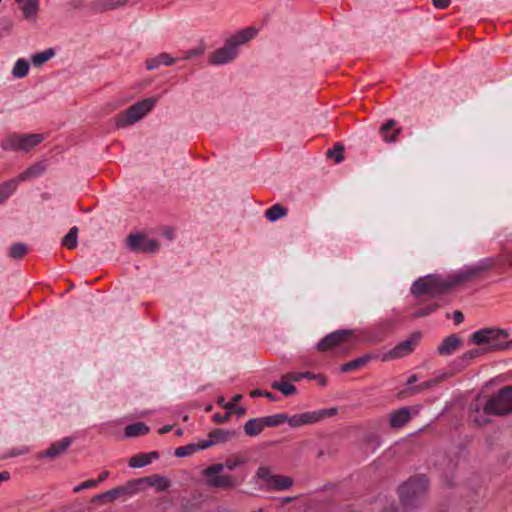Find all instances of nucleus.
Here are the masks:
<instances>
[{
    "label": "nucleus",
    "instance_id": "nucleus-1",
    "mask_svg": "<svg viewBox=\"0 0 512 512\" xmlns=\"http://www.w3.org/2000/svg\"><path fill=\"white\" fill-rule=\"evenodd\" d=\"M337 413V408L321 409L318 411H308L301 414H296L289 417L286 414H275L270 416L261 417L265 427H276L287 422L291 427H300L317 423L327 417L334 416Z\"/></svg>",
    "mask_w": 512,
    "mask_h": 512
},
{
    "label": "nucleus",
    "instance_id": "nucleus-2",
    "mask_svg": "<svg viewBox=\"0 0 512 512\" xmlns=\"http://www.w3.org/2000/svg\"><path fill=\"white\" fill-rule=\"evenodd\" d=\"M428 490V480L420 475L410 478L399 488L401 504L408 510L417 508Z\"/></svg>",
    "mask_w": 512,
    "mask_h": 512
},
{
    "label": "nucleus",
    "instance_id": "nucleus-3",
    "mask_svg": "<svg viewBox=\"0 0 512 512\" xmlns=\"http://www.w3.org/2000/svg\"><path fill=\"white\" fill-rule=\"evenodd\" d=\"M510 333L498 327H486L475 331L470 336V342L474 345H487L485 352L503 351L502 346Z\"/></svg>",
    "mask_w": 512,
    "mask_h": 512
},
{
    "label": "nucleus",
    "instance_id": "nucleus-4",
    "mask_svg": "<svg viewBox=\"0 0 512 512\" xmlns=\"http://www.w3.org/2000/svg\"><path fill=\"white\" fill-rule=\"evenodd\" d=\"M450 291L448 280L440 275H427L417 279L411 287V293L415 297L428 294L431 297H437Z\"/></svg>",
    "mask_w": 512,
    "mask_h": 512
},
{
    "label": "nucleus",
    "instance_id": "nucleus-5",
    "mask_svg": "<svg viewBox=\"0 0 512 512\" xmlns=\"http://www.w3.org/2000/svg\"><path fill=\"white\" fill-rule=\"evenodd\" d=\"M485 415L505 416L512 413V386H504L489 397L483 406Z\"/></svg>",
    "mask_w": 512,
    "mask_h": 512
},
{
    "label": "nucleus",
    "instance_id": "nucleus-6",
    "mask_svg": "<svg viewBox=\"0 0 512 512\" xmlns=\"http://www.w3.org/2000/svg\"><path fill=\"white\" fill-rule=\"evenodd\" d=\"M155 105L154 98H146L130 106L124 112L114 118V124L117 128H124L132 125L142 119Z\"/></svg>",
    "mask_w": 512,
    "mask_h": 512
},
{
    "label": "nucleus",
    "instance_id": "nucleus-7",
    "mask_svg": "<svg viewBox=\"0 0 512 512\" xmlns=\"http://www.w3.org/2000/svg\"><path fill=\"white\" fill-rule=\"evenodd\" d=\"M45 139L42 133L35 134H9L1 141V148L9 151L28 152Z\"/></svg>",
    "mask_w": 512,
    "mask_h": 512
},
{
    "label": "nucleus",
    "instance_id": "nucleus-8",
    "mask_svg": "<svg viewBox=\"0 0 512 512\" xmlns=\"http://www.w3.org/2000/svg\"><path fill=\"white\" fill-rule=\"evenodd\" d=\"M224 465L220 463L208 466L203 475L207 477L206 485L211 488L231 489L236 487L239 482L236 476L230 474H221Z\"/></svg>",
    "mask_w": 512,
    "mask_h": 512
},
{
    "label": "nucleus",
    "instance_id": "nucleus-9",
    "mask_svg": "<svg viewBox=\"0 0 512 512\" xmlns=\"http://www.w3.org/2000/svg\"><path fill=\"white\" fill-rule=\"evenodd\" d=\"M493 262L490 259L481 261L478 265L465 267L463 270L449 275L447 280L450 289L462 283L471 281L481 272L491 269Z\"/></svg>",
    "mask_w": 512,
    "mask_h": 512
},
{
    "label": "nucleus",
    "instance_id": "nucleus-10",
    "mask_svg": "<svg viewBox=\"0 0 512 512\" xmlns=\"http://www.w3.org/2000/svg\"><path fill=\"white\" fill-rule=\"evenodd\" d=\"M422 337L421 332H413L408 339L398 343L394 348L383 355L382 361L398 359L411 354Z\"/></svg>",
    "mask_w": 512,
    "mask_h": 512
},
{
    "label": "nucleus",
    "instance_id": "nucleus-11",
    "mask_svg": "<svg viewBox=\"0 0 512 512\" xmlns=\"http://www.w3.org/2000/svg\"><path fill=\"white\" fill-rule=\"evenodd\" d=\"M353 339L352 330H338L326 335L317 344V350L324 352L349 344Z\"/></svg>",
    "mask_w": 512,
    "mask_h": 512
},
{
    "label": "nucleus",
    "instance_id": "nucleus-12",
    "mask_svg": "<svg viewBox=\"0 0 512 512\" xmlns=\"http://www.w3.org/2000/svg\"><path fill=\"white\" fill-rule=\"evenodd\" d=\"M136 494V483L128 481L122 486L115 487L109 491L93 496V502L109 503L121 497H131Z\"/></svg>",
    "mask_w": 512,
    "mask_h": 512
},
{
    "label": "nucleus",
    "instance_id": "nucleus-13",
    "mask_svg": "<svg viewBox=\"0 0 512 512\" xmlns=\"http://www.w3.org/2000/svg\"><path fill=\"white\" fill-rule=\"evenodd\" d=\"M126 243L131 251L138 253H154L160 247L157 240L150 239L142 234H130Z\"/></svg>",
    "mask_w": 512,
    "mask_h": 512
},
{
    "label": "nucleus",
    "instance_id": "nucleus-14",
    "mask_svg": "<svg viewBox=\"0 0 512 512\" xmlns=\"http://www.w3.org/2000/svg\"><path fill=\"white\" fill-rule=\"evenodd\" d=\"M133 482L136 483V493L143 489L144 484L155 487L159 492L166 491L171 485V482L167 477L159 474H153L148 477L134 479Z\"/></svg>",
    "mask_w": 512,
    "mask_h": 512
},
{
    "label": "nucleus",
    "instance_id": "nucleus-15",
    "mask_svg": "<svg viewBox=\"0 0 512 512\" xmlns=\"http://www.w3.org/2000/svg\"><path fill=\"white\" fill-rule=\"evenodd\" d=\"M237 56V50H235L227 41L223 47L216 49L209 58L211 65H223L231 62Z\"/></svg>",
    "mask_w": 512,
    "mask_h": 512
},
{
    "label": "nucleus",
    "instance_id": "nucleus-16",
    "mask_svg": "<svg viewBox=\"0 0 512 512\" xmlns=\"http://www.w3.org/2000/svg\"><path fill=\"white\" fill-rule=\"evenodd\" d=\"M462 346L463 339L458 334H450L437 347V352L439 355L448 356L455 353Z\"/></svg>",
    "mask_w": 512,
    "mask_h": 512
},
{
    "label": "nucleus",
    "instance_id": "nucleus-17",
    "mask_svg": "<svg viewBox=\"0 0 512 512\" xmlns=\"http://www.w3.org/2000/svg\"><path fill=\"white\" fill-rule=\"evenodd\" d=\"M257 29L255 27H247L235 33L233 36L228 38L226 41L231 45L235 50L237 48L251 39H253L257 34Z\"/></svg>",
    "mask_w": 512,
    "mask_h": 512
},
{
    "label": "nucleus",
    "instance_id": "nucleus-18",
    "mask_svg": "<svg viewBox=\"0 0 512 512\" xmlns=\"http://www.w3.org/2000/svg\"><path fill=\"white\" fill-rule=\"evenodd\" d=\"M484 353H486L484 348H474L466 351L458 359L453 361L452 366L456 371H462L471 363L472 360Z\"/></svg>",
    "mask_w": 512,
    "mask_h": 512
},
{
    "label": "nucleus",
    "instance_id": "nucleus-19",
    "mask_svg": "<svg viewBox=\"0 0 512 512\" xmlns=\"http://www.w3.org/2000/svg\"><path fill=\"white\" fill-rule=\"evenodd\" d=\"M71 443L72 439L70 437H64L60 441L52 443L45 452L38 456V458H57L68 449Z\"/></svg>",
    "mask_w": 512,
    "mask_h": 512
},
{
    "label": "nucleus",
    "instance_id": "nucleus-20",
    "mask_svg": "<svg viewBox=\"0 0 512 512\" xmlns=\"http://www.w3.org/2000/svg\"><path fill=\"white\" fill-rule=\"evenodd\" d=\"M396 121L394 119L387 120L379 129V133L383 140L387 143H394L401 133V128H395Z\"/></svg>",
    "mask_w": 512,
    "mask_h": 512
},
{
    "label": "nucleus",
    "instance_id": "nucleus-21",
    "mask_svg": "<svg viewBox=\"0 0 512 512\" xmlns=\"http://www.w3.org/2000/svg\"><path fill=\"white\" fill-rule=\"evenodd\" d=\"M46 168L47 164L45 161H38L33 165L29 166L25 171L19 174L17 178L13 179L12 181H16L17 185L19 182L38 177L45 172Z\"/></svg>",
    "mask_w": 512,
    "mask_h": 512
},
{
    "label": "nucleus",
    "instance_id": "nucleus-22",
    "mask_svg": "<svg viewBox=\"0 0 512 512\" xmlns=\"http://www.w3.org/2000/svg\"><path fill=\"white\" fill-rule=\"evenodd\" d=\"M129 0H97L90 5L93 13H104L124 6Z\"/></svg>",
    "mask_w": 512,
    "mask_h": 512
},
{
    "label": "nucleus",
    "instance_id": "nucleus-23",
    "mask_svg": "<svg viewBox=\"0 0 512 512\" xmlns=\"http://www.w3.org/2000/svg\"><path fill=\"white\" fill-rule=\"evenodd\" d=\"M469 416L477 426H484L490 422L489 418H487L488 415L484 414L483 407H481L478 400L471 402Z\"/></svg>",
    "mask_w": 512,
    "mask_h": 512
},
{
    "label": "nucleus",
    "instance_id": "nucleus-24",
    "mask_svg": "<svg viewBox=\"0 0 512 512\" xmlns=\"http://www.w3.org/2000/svg\"><path fill=\"white\" fill-rule=\"evenodd\" d=\"M159 458V453L156 451H152L149 453H140L136 454L129 460V466L132 468H141L146 465H149L153 460Z\"/></svg>",
    "mask_w": 512,
    "mask_h": 512
},
{
    "label": "nucleus",
    "instance_id": "nucleus-25",
    "mask_svg": "<svg viewBox=\"0 0 512 512\" xmlns=\"http://www.w3.org/2000/svg\"><path fill=\"white\" fill-rule=\"evenodd\" d=\"M411 418L410 411L407 407H403L391 414L390 426L400 428L407 424Z\"/></svg>",
    "mask_w": 512,
    "mask_h": 512
},
{
    "label": "nucleus",
    "instance_id": "nucleus-26",
    "mask_svg": "<svg viewBox=\"0 0 512 512\" xmlns=\"http://www.w3.org/2000/svg\"><path fill=\"white\" fill-rule=\"evenodd\" d=\"M293 486V479L289 476L274 474L267 490L283 491Z\"/></svg>",
    "mask_w": 512,
    "mask_h": 512
},
{
    "label": "nucleus",
    "instance_id": "nucleus-27",
    "mask_svg": "<svg viewBox=\"0 0 512 512\" xmlns=\"http://www.w3.org/2000/svg\"><path fill=\"white\" fill-rule=\"evenodd\" d=\"M235 430H224L220 428L213 429L209 432L208 437L212 438L214 444L225 443L236 437Z\"/></svg>",
    "mask_w": 512,
    "mask_h": 512
},
{
    "label": "nucleus",
    "instance_id": "nucleus-28",
    "mask_svg": "<svg viewBox=\"0 0 512 512\" xmlns=\"http://www.w3.org/2000/svg\"><path fill=\"white\" fill-rule=\"evenodd\" d=\"M244 432L249 437L259 435L265 428L262 418L249 419L244 425Z\"/></svg>",
    "mask_w": 512,
    "mask_h": 512
},
{
    "label": "nucleus",
    "instance_id": "nucleus-29",
    "mask_svg": "<svg viewBox=\"0 0 512 512\" xmlns=\"http://www.w3.org/2000/svg\"><path fill=\"white\" fill-rule=\"evenodd\" d=\"M21 10L25 19L35 20L39 10V0H24L21 3Z\"/></svg>",
    "mask_w": 512,
    "mask_h": 512
},
{
    "label": "nucleus",
    "instance_id": "nucleus-30",
    "mask_svg": "<svg viewBox=\"0 0 512 512\" xmlns=\"http://www.w3.org/2000/svg\"><path fill=\"white\" fill-rule=\"evenodd\" d=\"M373 358H374L373 355L366 354V355H363L361 357H358L354 360H351V361L343 364L340 369L342 372H350L353 370H357V369L365 366Z\"/></svg>",
    "mask_w": 512,
    "mask_h": 512
},
{
    "label": "nucleus",
    "instance_id": "nucleus-31",
    "mask_svg": "<svg viewBox=\"0 0 512 512\" xmlns=\"http://www.w3.org/2000/svg\"><path fill=\"white\" fill-rule=\"evenodd\" d=\"M149 427L143 422H137L127 425L124 429V434L128 438L145 435L149 432Z\"/></svg>",
    "mask_w": 512,
    "mask_h": 512
},
{
    "label": "nucleus",
    "instance_id": "nucleus-32",
    "mask_svg": "<svg viewBox=\"0 0 512 512\" xmlns=\"http://www.w3.org/2000/svg\"><path fill=\"white\" fill-rule=\"evenodd\" d=\"M288 210L281 204H274L269 209L265 211V217L271 221L275 222L280 218H283L287 215Z\"/></svg>",
    "mask_w": 512,
    "mask_h": 512
},
{
    "label": "nucleus",
    "instance_id": "nucleus-33",
    "mask_svg": "<svg viewBox=\"0 0 512 512\" xmlns=\"http://www.w3.org/2000/svg\"><path fill=\"white\" fill-rule=\"evenodd\" d=\"M271 388L280 391L285 396H290L296 393L297 389L294 385L289 383V380L274 381Z\"/></svg>",
    "mask_w": 512,
    "mask_h": 512
},
{
    "label": "nucleus",
    "instance_id": "nucleus-34",
    "mask_svg": "<svg viewBox=\"0 0 512 512\" xmlns=\"http://www.w3.org/2000/svg\"><path fill=\"white\" fill-rule=\"evenodd\" d=\"M28 252V247L24 243H14L8 251V256L12 259H22Z\"/></svg>",
    "mask_w": 512,
    "mask_h": 512
},
{
    "label": "nucleus",
    "instance_id": "nucleus-35",
    "mask_svg": "<svg viewBox=\"0 0 512 512\" xmlns=\"http://www.w3.org/2000/svg\"><path fill=\"white\" fill-rule=\"evenodd\" d=\"M29 63L27 60L21 58L18 59L12 69V75L15 78H23L28 74Z\"/></svg>",
    "mask_w": 512,
    "mask_h": 512
},
{
    "label": "nucleus",
    "instance_id": "nucleus-36",
    "mask_svg": "<svg viewBox=\"0 0 512 512\" xmlns=\"http://www.w3.org/2000/svg\"><path fill=\"white\" fill-rule=\"evenodd\" d=\"M78 228L72 227L62 239V245L68 249H74L77 246Z\"/></svg>",
    "mask_w": 512,
    "mask_h": 512
},
{
    "label": "nucleus",
    "instance_id": "nucleus-37",
    "mask_svg": "<svg viewBox=\"0 0 512 512\" xmlns=\"http://www.w3.org/2000/svg\"><path fill=\"white\" fill-rule=\"evenodd\" d=\"M55 52L52 48H49L43 52L34 54L32 56V64L36 67L43 65L45 62L50 60L54 56Z\"/></svg>",
    "mask_w": 512,
    "mask_h": 512
},
{
    "label": "nucleus",
    "instance_id": "nucleus-38",
    "mask_svg": "<svg viewBox=\"0 0 512 512\" xmlns=\"http://www.w3.org/2000/svg\"><path fill=\"white\" fill-rule=\"evenodd\" d=\"M273 476L274 474L271 468L268 466H260L255 474V477L257 479L262 480L265 483L266 489L269 487V484Z\"/></svg>",
    "mask_w": 512,
    "mask_h": 512
},
{
    "label": "nucleus",
    "instance_id": "nucleus-39",
    "mask_svg": "<svg viewBox=\"0 0 512 512\" xmlns=\"http://www.w3.org/2000/svg\"><path fill=\"white\" fill-rule=\"evenodd\" d=\"M16 190V181H7L0 185V204Z\"/></svg>",
    "mask_w": 512,
    "mask_h": 512
},
{
    "label": "nucleus",
    "instance_id": "nucleus-40",
    "mask_svg": "<svg viewBox=\"0 0 512 512\" xmlns=\"http://www.w3.org/2000/svg\"><path fill=\"white\" fill-rule=\"evenodd\" d=\"M326 156L334 157L336 163H341L344 160V146L342 143H336L333 149L327 151Z\"/></svg>",
    "mask_w": 512,
    "mask_h": 512
},
{
    "label": "nucleus",
    "instance_id": "nucleus-41",
    "mask_svg": "<svg viewBox=\"0 0 512 512\" xmlns=\"http://www.w3.org/2000/svg\"><path fill=\"white\" fill-rule=\"evenodd\" d=\"M198 451V447H196V444H188L186 446H181L175 449V456L176 457H186L194 452Z\"/></svg>",
    "mask_w": 512,
    "mask_h": 512
},
{
    "label": "nucleus",
    "instance_id": "nucleus-42",
    "mask_svg": "<svg viewBox=\"0 0 512 512\" xmlns=\"http://www.w3.org/2000/svg\"><path fill=\"white\" fill-rule=\"evenodd\" d=\"M438 307H439V305L436 303L427 305L424 308L415 311L413 313L412 317L416 319V318L427 316V315L431 314L432 312H434L435 310H437Z\"/></svg>",
    "mask_w": 512,
    "mask_h": 512
},
{
    "label": "nucleus",
    "instance_id": "nucleus-43",
    "mask_svg": "<svg viewBox=\"0 0 512 512\" xmlns=\"http://www.w3.org/2000/svg\"><path fill=\"white\" fill-rule=\"evenodd\" d=\"M28 452H29V448L27 446H21V447L13 448L8 453L3 454L1 456V459H7V458H11V457L21 456V455H24V454H26Z\"/></svg>",
    "mask_w": 512,
    "mask_h": 512
},
{
    "label": "nucleus",
    "instance_id": "nucleus-44",
    "mask_svg": "<svg viewBox=\"0 0 512 512\" xmlns=\"http://www.w3.org/2000/svg\"><path fill=\"white\" fill-rule=\"evenodd\" d=\"M437 383H438V380L432 379V380H429V381H425V382L421 383L420 385H418L416 387L411 388V390L414 393H418V392H421V391H423L425 389H428V388L432 387L433 385H435Z\"/></svg>",
    "mask_w": 512,
    "mask_h": 512
},
{
    "label": "nucleus",
    "instance_id": "nucleus-45",
    "mask_svg": "<svg viewBox=\"0 0 512 512\" xmlns=\"http://www.w3.org/2000/svg\"><path fill=\"white\" fill-rule=\"evenodd\" d=\"M303 373L301 372H290L282 375V380H289V381H300L303 379Z\"/></svg>",
    "mask_w": 512,
    "mask_h": 512
},
{
    "label": "nucleus",
    "instance_id": "nucleus-46",
    "mask_svg": "<svg viewBox=\"0 0 512 512\" xmlns=\"http://www.w3.org/2000/svg\"><path fill=\"white\" fill-rule=\"evenodd\" d=\"M157 58L160 61V64L164 65H172L175 62V59L167 53H161L157 56Z\"/></svg>",
    "mask_w": 512,
    "mask_h": 512
},
{
    "label": "nucleus",
    "instance_id": "nucleus-47",
    "mask_svg": "<svg viewBox=\"0 0 512 512\" xmlns=\"http://www.w3.org/2000/svg\"><path fill=\"white\" fill-rule=\"evenodd\" d=\"M242 463L243 461L240 459H227L223 465L224 468H227L228 470L232 471Z\"/></svg>",
    "mask_w": 512,
    "mask_h": 512
},
{
    "label": "nucleus",
    "instance_id": "nucleus-48",
    "mask_svg": "<svg viewBox=\"0 0 512 512\" xmlns=\"http://www.w3.org/2000/svg\"><path fill=\"white\" fill-rule=\"evenodd\" d=\"M95 486H96V484L94 482V479L87 480V481L81 483L80 485L76 486L74 488V492H80V491H82L84 489L92 488V487H95Z\"/></svg>",
    "mask_w": 512,
    "mask_h": 512
},
{
    "label": "nucleus",
    "instance_id": "nucleus-49",
    "mask_svg": "<svg viewBox=\"0 0 512 512\" xmlns=\"http://www.w3.org/2000/svg\"><path fill=\"white\" fill-rule=\"evenodd\" d=\"M259 396L266 397L272 401L275 400V396L268 391L254 390L251 392V397H259Z\"/></svg>",
    "mask_w": 512,
    "mask_h": 512
},
{
    "label": "nucleus",
    "instance_id": "nucleus-50",
    "mask_svg": "<svg viewBox=\"0 0 512 512\" xmlns=\"http://www.w3.org/2000/svg\"><path fill=\"white\" fill-rule=\"evenodd\" d=\"M231 417V413L227 412L224 415H220L219 413L214 414L213 419L216 423H226L229 421Z\"/></svg>",
    "mask_w": 512,
    "mask_h": 512
},
{
    "label": "nucleus",
    "instance_id": "nucleus-51",
    "mask_svg": "<svg viewBox=\"0 0 512 512\" xmlns=\"http://www.w3.org/2000/svg\"><path fill=\"white\" fill-rule=\"evenodd\" d=\"M160 65H161L160 61L158 60L157 57L149 59V60L146 61V68L148 70L157 69Z\"/></svg>",
    "mask_w": 512,
    "mask_h": 512
},
{
    "label": "nucleus",
    "instance_id": "nucleus-52",
    "mask_svg": "<svg viewBox=\"0 0 512 512\" xmlns=\"http://www.w3.org/2000/svg\"><path fill=\"white\" fill-rule=\"evenodd\" d=\"M336 454V449H333V448H329L327 449V451H325L324 449H320L317 453V458L318 459H321L323 458L325 455L329 456V457H333L334 455Z\"/></svg>",
    "mask_w": 512,
    "mask_h": 512
},
{
    "label": "nucleus",
    "instance_id": "nucleus-53",
    "mask_svg": "<svg viewBox=\"0 0 512 512\" xmlns=\"http://www.w3.org/2000/svg\"><path fill=\"white\" fill-rule=\"evenodd\" d=\"M203 52H204V48L203 47H198V48L189 50L187 52L186 56L184 57V59H190L192 57L201 55Z\"/></svg>",
    "mask_w": 512,
    "mask_h": 512
},
{
    "label": "nucleus",
    "instance_id": "nucleus-54",
    "mask_svg": "<svg viewBox=\"0 0 512 512\" xmlns=\"http://www.w3.org/2000/svg\"><path fill=\"white\" fill-rule=\"evenodd\" d=\"M213 445H215V444H214L212 438H209L207 440L201 441L200 443H197L196 447H198V451H199V450H203V449L209 448V447H211Z\"/></svg>",
    "mask_w": 512,
    "mask_h": 512
},
{
    "label": "nucleus",
    "instance_id": "nucleus-55",
    "mask_svg": "<svg viewBox=\"0 0 512 512\" xmlns=\"http://www.w3.org/2000/svg\"><path fill=\"white\" fill-rule=\"evenodd\" d=\"M432 2L437 9H446L450 4V0H433Z\"/></svg>",
    "mask_w": 512,
    "mask_h": 512
},
{
    "label": "nucleus",
    "instance_id": "nucleus-56",
    "mask_svg": "<svg viewBox=\"0 0 512 512\" xmlns=\"http://www.w3.org/2000/svg\"><path fill=\"white\" fill-rule=\"evenodd\" d=\"M453 318L456 324H460L464 320V315L461 311L457 310L453 313Z\"/></svg>",
    "mask_w": 512,
    "mask_h": 512
},
{
    "label": "nucleus",
    "instance_id": "nucleus-57",
    "mask_svg": "<svg viewBox=\"0 0 512 512\" xmlns=\"http://www.w3.org/2000/svg\"><path fill=\"white\" fill-rule=\"evenodd\" d=\"M109 474H110L109 471H103L99 475L98 479H94L95 484L98 485L99 483L105 481L109 477Z\"/></svg>",
    "mask_w": 512,
    "mask_h": 512
},
{
    "label": "nucleus",
    "instance_id": "nucleus-58",
    "mask_svg": "<svg viewBox=\"0 0 512 512\" xmlns=\"http://www.w3.org/2000/svg\"><path fill=\"white\" fill-rule=\"evenodd\" d=\"M223 408L228 410L230 413L236 409L234 402H227L226 404H223Z\"/></svg>",
    "mask_w": 512,
    "mask_h": 512
},
{
    "label": "nucleus",
    "instance_id": "nucleus-59",
    "mask_svg": "<svg viewBox=\"0 0 512 512\" xmlns=\"http://www.w3.org/2000/svg\"><path fill=\"white\" fill-rule=\"evenodd\" d=\"M511 348H512V339L511 340L505 339L504 342H503L502 350L506 351V350H509Z\"/></svg>",
    "mask_w": 512,
    "mask_h": 512
},
{
    "label": "nucleus",
    "instance_id": "nucleus-60",
    "mask_svg": "<svg viewBox=\"0 0 512 512\" xmlns=\"http://www.w3.org/2000/svg\"><path fill=\"white\" fill-rule=\"evenodd\" d=\"M234 412L237 416H243L246 413V408L242 406L236 407V409H234Z\"/></svg>",
    "mask_w": 512,
    "mask_h": 512
},
{
    "label": "nucleus",
    "instance_id": "nucleus-61",
    "mask_svg": "<svg viewBox=\"0 0 512 512\" xmlns=\"http://www.w3.org/2000/svg\"><path fill=\"white\" fill-rule=\"evenodd\" d=\"M10 479V473L8 471H3L0 473V482L7 481Z\"/></svg>",
    "mask_w": 512,
    "mask_h": 512
},
{
    "label": "nucleus",
    "instance_id": "nucleus-62",
    "mask_svg": "<svg viewBox=\"0 0 512 512\" xmlns=\"http://www.w3.org/2000/svg\"><path fill=\"white\" fill-rule=\"evenodd\" d=\"M382 512H399L398 508L394 505H389L383 509Z\"/></svg>",
    "mask_w": 512,
    "mask_h": 512
},
{
    "label": "nucleus",
    "instance_id": "nucleus-63",
    "mask_svg": "<svg viewBox=\"0 0 512 512\" xmlns=\"http://www.w3.org/2000/svg\"><path fill=\"white\" fill-rule=\"evenodd\" d=\"M171 429H172V426H171V425H165V426H163L162 428H160L159 433H160V434H166V433H168L169 431H171Z\"/></svg>",
    "mask_w": 512,
    "mask_h": 512
},
{
    "label": "nucleus",
    "instance_id": "nucleus-64",
    "mask_svg": "<svg viewBox=\"0 0 512 512\" xmlns=\"http://www.w3.org/2000/svg\"><path fill=\"white\" fill-rule=\"evenodd\" d=\"M416 381H417V375L413 374V375H411V376L408 378V380H407V384H408V385H411V384L415 383Z\"/></svg>",
    "mask_w": 512,
    "mask_h": 512
}]
</instances>
